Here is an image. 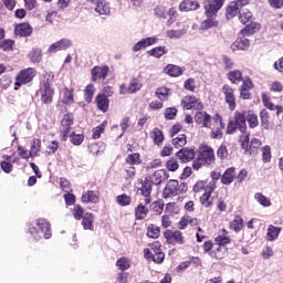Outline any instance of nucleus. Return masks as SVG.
Wrapping results in <instances>:
<instances>
[{
    "instance_id": "f257e3e1",
    "label": "nucleus",
    "mask_w": 283,
    "mask_h": 283,
    "mask_svg": "<svg viewBox=\"0 0 283 283\" xmlns=\"http://www.w3.org/2000/svg\"><path fill=\"white\" fill-rule=\"evenodd\" d=\"M51 224L45 219H39L36 223H31L29 226V233L34 238V240H50L52 238V232L50 231Z\"/></svg>"
},
{
    "instance_id": "f03ea898",
    "label": "nucleus",
    "mask_w": 283,
    "mask_h": 283,
    "mask_svg": "<svg viewBox=\"0 0 283 283\" xmlns=\"http://www.w3.org/2000/svg\"><path fill=\"white\" fill-rule=\"evenodd\" d=\"M35 75H36V71L32 67L22 70L15 77L14 90H19V87H21L22 85L30 83Z\"/></svg>"
},
{
    "instance_id": "7ed1b4c3",
    "label": "nucleus",
    "mask_w": 283,
    "mask_h": 283,
    "mask_svg": "<svg viewBox=\"0 0 283 283\" xmlns=\"http://www.w3.org/2000/svg\"><path fill=\"white\" fill-rule=\"evenodd\" d=\"M224 6V0L203 1L206 17H218V11Z\"/></svg>"
},
{
    "instance_id": "20e7f679",
    "label": "nucleus",
    "mask_w": 283,
    "mask_h": 283,
    "mask_svg": "<svg viewBox=\"0 0 283 283\" xmlns=\"http://www.w3.org/2000/svg\"><path fill=\"white\" fill-rule=\"evenodd\" d=\"M251 19H253V13H251V11H242L239 15V21L243 24L247 25L241 32L242 34H244L245 36H250V34H253L255 32V28L249 27V23H253L251 21Z\"/></svg>"
},
{
    "instance_id": "39448f33",
    "label": "nucleus",
    "mask_w": 283,
    "mask_h": 283,
    "mask_svg": "<svg viewBox=\"0 0 283 283\" xmlns=\"http://www.w3.org/2000/svg\"><path fill=\"white\" fill-rule=\"evenodd\" d=\"M164 238L167 240L168 244H185V237H182V232L179 230H166Z\"/></svg>"
},
{
    "instance_id": "423d86ee",
    "label": "nucleus",
    "mask_w": 283,
    "mask_h": 283,
    "mask_svg": "<svg viewBox=\"0 0 283 283\" xmlns=\"http://www.w3.org/2000/svg\"><path fill=\"white\" fill-rule=\"evenodd\" d=\"M140 90H143V82L138 77H133L128 87H125V84L120 86V94H136Z\"/></svg>"
},
{
    "instance_id": "0eeeda50",
    "label": "nucleus",
    "mask_w": 283,
    "mask_h": 283,
    "mask_svg": "<svg viewBox=\"0 0 283 283\" xmlns=\"http://www.w3.org/2000/svg\"><path fill=\"white\" fill-rule=\"evenodd\" d=\"M198 158L201 159L205 167H209L212 163L216 161V155L213 154V148L206 147L198 155Z\"/></svg>"
},
{
    "instance_id": "6e6552de",
    "label": "nucleus",
    "mask_w": 283,
    "mask_h": 283,
    "mask_svg": "<svg viewBox=\"0 0 283 283\" xmlns=\"http://www.w3.org/2000/svg\"><path fill=\"white\" fill-rule=\"evenodd\" d=\"M176 158L180 160V163H191L193 158H196V151L192 148L185 147L176 153Z\"/></svg>"
},
{
    "instance_id": "1a4fd4ad",
    "label": "nucleus",
    "mask_w": 283,
    "mask_h": 283,
    "mask_svg": "<svg viewBox=\"0 0 283 283\" xmlns=\"http://www.w3.org/2000/svg\"><path fill=\"white\" fill-rule=\"evenodd\" d=\"M233 120L239 126V132L247 134V111L234 112Z\"/></svg>"
},
{
    "instance_id": "9d476101",
    "label": "nucleus",
    "mask_w": 283,
    "mask_h": 283,
    "mask_svg": "<svg viewBox=\"0 0 283 283\" xmlns=\"http://www.w3.org/2000/svg\"><path fill=\"white\" fill-rule=\"evenodd\" d=\"M222 92L224 94L226 103L229 105L230 112H233L237 107L235 94L233 93V88L229 85H224L222 87Z\"/></svg>"
},
{
    "instance_id": "9b49d317",
    "label": "nucleus",
    "mask_w": 283,
    "mask_h": 283,
    "mask_svg": "<svg viewBox=\"0 0 283 283\" xmlns=\"http://www.w3.org/2000/svg\"><path fill=\"white\" fill-rule=\"evenodd\" d=\"M54 98V88L50 85V82H45L41 91V101L44 105H50Z\"/></svg>"
},
{
    "instance_id": "f8f14e48",
    "label": "nucleus",
    "mask_w": 283,
    "mask_h": 283,
    "mask_svg": "<svg viewBox=\"0 0 283 283\" xmlns=\"http://www.w3.org/2000/svg\"><path fill=\"white\" fill-rule=\"evenodd\" d=\"M109 74V66H95L92 70V81H105Z\"/></svg>"
},
{
    "instance_id": "ddd939ff",
    "label": "nucleus",
    "mask_w": 283,
    "mask_h": 283,
    "mask_svg": "<svg viewBox=\"0 0 283 283\" xmlns=\"http://www.w3.org/2000/svg\"><path fill=\"white\" fill-rule=\"evenodd\" d=\"M158 43V38H144L133 46V52H140V50H145V48H149V45H156Z\"/></svg>"
},
{
    "instance_id": "4468645a",
    "label": "nucleus",
    "mask_w": 283,
    "mask_h": 283,
    "mask_svg": "<svg viewBox=\"0 0 283 283\" xmlns=\"http://www.w3.org/2000/svg\"><path fill=\"white\" fill-rule=\"evenodd\" d=\"M153 185H160L169 178V172L165 169H159L154 172L150 177H147Z\"/></svg>"
},
{
    "instance_id": "2eb2a0df",
    "label": "nucleus",
    "mask_w": 283,
    "mask_h": 283,
    "mask_svg": "<svg viewBox=\"0 0 283 283\" xmlns=\"http://www.w3.org/2000/svg\"><path fill=\"white\" fill-rule=\"evenodd\" d=\"M195 122L201 127L211 128V115L207 112H197L195 115Z\"/></svg>"
},
{
    "instance_id": "dca6fc26",
    "label": "nucleus",
    "mask_w": 283,
    "mask_h": 283,
    "mask_svg": "<svg viewBox=\"0 0 283 283\" xmlns=\"http://www.w3.org/2000/svg\"><path fill=\"white\" fill-rule=\"evenodd\" d=\"M216 191V182H210L206 187V192L200 197V202L203 207H211V192Z\"/></svg>"
},
{
    "instance_id": "f3484780",
    "label": "nucleus",
    "mask_w": 283,
    "mask_h": 283,
    "mask_svg": "<svg viewBox=\"0 0 283 283\" xmlns=\"http://www.w3.org/2000/svg\"><path fill=\"white\" fill-rule=\"evenodd\" d=\"M171 196H179L178 180H170L164 189V198H171Z\"/></svg>"
},
{
    "instance_id": "a211bd4d",
    "label": "nucleus",
    "mask_w": 283,
    "mask_h": 283,
    "mask_svg": "<svg viewBox=\"0 0 283 283\" xmlns=\"http://www.w3.org/2000/svg\"><path fill=\"white\" fill-rule=\"evenodd\" d=\"M15 36H30L32 34V27L29 23H20L14 28Z\"/></svg>"
},
{
    "instance_id": "6ab92c4d",
    "label": "nucleus",
    "mask_w": 283,
    "mask_h": 283,
    "mask_svg": "<svg viewBox=\"0 0 283 283\" xmlns=\"http://www.w3.org/2000/svg\"><path fill=\"white\" fill-rule=\"evenodd\" d=\"M72 46V41L67 39H62L49 46V52H61V50H67Z\"/></svg>"
},
{
    "instance_id": "aec40b11",
    "label": "nucleus",
    "mask_w": 283,
    "mask_h": 283,
    "mask_svg": "<svg viewBox=\"0 0 283 283\" xmlns=\"http://www.w3.org/2000/svg\"><path fill=\"white\" fill-rule=\"evenodd\" d=\"M251 45V41L247 38H238L232 44L231 50L232 52H235L237 50H249Z\"/></svg>"
},
{
    "instance_id": "412c9836",
    "label": "nucleus",
    "mask_w": 283,
    "mask_h": 283,
    "mask_svg": "<svg viewBox=\"0 0 283 283\" xmlns=\"http://www.w3.org/2000/svg\"><path fill=\"white\" fill-rule=\"evenodd\" d=\"M200 8V3L197 0H184L179 4L180 12H191V10H198Z\"/></svg>"
},
{
    "instance_id": "4be33fe9",
    "label": "nucleus",
    "mask_w": 283,
    "mask_h": 283,
    "mask_svg": "<svg viewBox=\"0 0 283 283\" xmlns=\"http://www.w3.org/2000/svg\"><path fill=\"white\" fill-rule=\"evenodd\" d=\"M107 96H111V95L98 94L96 96L97 108L104 114L105 112H107V109H109V98Z\"/></svg>"
},
{
    "instance_id": "5701e85b",
    "label": "nucleus",
    "mask_w": 283,
    "mask_h": 283,
    "mask_svg": "<svg viewBox=\"0 0 283 283\" xmlns=\"http://www.w3.org/2000/svg\"><path fill=\"white\" fill-rule=\"evenodd\" d=\"M94 214L92 212H86L82 217V226L85 231H94Z\"/></svg>"
},
{
    "instance_id": "b1692460",
    "label": "nucleus",
    "mask_w": 283,
    "mask_h": 283,
    "mask_svg": "<svg viewBox=\"0 0 283 283\" xmlns=\"http://www.w3.org/2000/svg\"><path fill=\"white\" fill-rule=\"evenodd\" d=\"M62 132L64 134V137L70 136V126L74 123V116L72 114H65L62 118Z\"/></svg>"
},
{
    "instance_id": "393cba45",
    "label": "nucleus",
    "mask_w": 283,
    "mask_h": 283,
    "mask_svg": "<svg viewBox=\"0 0 283 283\" xmlns=\"http://www.w3.org/2000/svg\"><path fill=\"white\" fill-rule=\"evenodd\" d=\"M182 67L175 65V64H168L164 69V74H168V76L177 77L182 76Z\"/></svg>"
},
{
    "instance_id": "a878e982",
    "label": "nucleus",
    "mask_w": 283,
    "mask_h": 283,
    "mask_svg": "<svg viewBox=\"0 0 283 283\" xmlns=\"http://www.w3.org/2000/svg\"><path fill=\"white\" fill-rule=\"evenodd\" d=\"M207 19L201 22V30H211V28H218V20L216 17L218 15H206Z\"/></svg>"
},
{
    "instance_id": "bb28decb",
    "label": "nucleus",
    "mask_w": 283,
    "mask_h": 283,
    "mask_svg": "<svg viewBox=\"0 0 283 283\" xmlns=\"http://www.w3.org/2000/svg\"><path fill=\"white\" fill-rule=\"evenodd\" d=\"M235 179V168H228L221 177L222 185H231Z\"/></svg>"
},
{
    "instance_id": "cd10ccee",
    "label": "nucleus",
    "mask_w": 283,
    "mask_h": 283,
    "mask_svg": "<svg viewBox=\"0 0 283 283\" xmlns=\"http://www.w3.org/2000/svg\"><path fill=\"white\" fill-rule=\"evenodd\" d=\"M150 138H153L154 143L160 147L163 143H165V134H163V130L160 128H154L150 132Z\"/></svg>"
},
{
    "instance_id": "c85d7f7f",
    "label": "nucleus",
    "mask_w": 283,
    "mask_h": 283,
    "mask_svg": "<svg viewBox=\"0 0 283 283\" xmlns=\"http://www.w3.org/2000/svg\"><path fill=\"white\" fill-rule=\"evenodd\" d=\"M247 122L250 129H255L260 125L258 120V115L253 111H247Z\"/></svg>"
},
{
    "instance_id": "c756f323",
    "label": "nucleus",
    "mask_w": 283,
    "mask_h": 283,
    "mask_svg": "<svg viewBox=\"0 0 283 283\" xmlns=\"http://www.w3.org/2000/svg\"><path fill=\"white\" fill-rule=\"evenodd\" d=\"M150 258L156 264H163V262L165 261V253L160 251V248H155L153 249Z\"/></svg>"
},
{
    "instance_id": "7c9ffc66",
    "label": "nucleus",
    "mask_w": 283,
    "mask_h": 283,
    "mask_svg": "<svg viewBox=\"0 0 283 283\" xmlns=\"http://www.w3.org/2000/svg\"><path fill=\"white\" fill-rule=\"evenodd\" d=\"M149 56H154L155 59H160V56H165L167 54V46H156L149 51H147Z\"/></svg>"
},
{
    "instance_id": "2f4dec72",
    "label": "nucleus",
    "mask_w": 283,
    "mask_h": 283,
    "mask_svg": "<svg viewBox=\"0 0 283 283\" xmlns=\"http://www.w3.org/2000/svg\"><path fill=\"white\" fill-rule=\"evenodd\" d=\"M147 213H149V209H147L143 203L138 205L135 208V218L136 220H145L147 218Z\"/></svg>"
},
{
    "instance_id": "473e14b6",
    "label": "nucleus",
    "mask_w": 283,
    "mask_h": 283,
    "mask_svg": "<svg viewBox=\"0 0 283 283\" xmlns=\"http://www.w3.org/2000/svg\"><path fill=\"white\" fill-rule=\"evenodd\" d=\"M281 231H282V228H277L275 226H269L268 228L269 242H273L274 240H277V237L280 235Z\"/></svg>"
},
{
    "instance_id": "72a5a7b5",
    "label": "nucleus",
    "mask_w": 283,
    "mask_h": 283,
    "mask_svg": "<svg viewBox=\"0 0 283 283\" xmlns=\"http://www.w3.org/2000/svg\"><path fill=\"white\" fill-rule=\"evenodd\" d=\"M98 200V195H96V192H94L93 190H88L82 196V202H92L93 205H96Z\"/></svg>"
},
{
    "instance_id": "f704fd0d",
    "label": "nucleus",
    "mask_w": 283,
    "mask_h": 283,
    "mask_svg": "<svg viewBox=\"0 0 283 283\" xmlns=\"http://www.w3.org/2000/svg\"><path fill=\"white\" fill-rule=\"evenodd\" d=\"M262 147V142L258 138H253L249 146V156H258V149Z\"/></svg>"
},
{
    "instance_id": "c9c22d12",
    "label": "nucleus",
    "mask_w": 283,
    "mask_h": 283,
    "mask_svg": "<svg viewBox=\"0 0 283 283\" xmlns=\"http://www.w3.org/2000/svg\"><path fill=\"white\" fill-rule=\"evenodd\" d=\"M95 12H97V14H109L111 9H109V3L105 2V1H99L97 4H95Z\"/></svg>"
},
{
    "instance_id": "e433bc0d",
    "label": "nucleus",
    "mask_w": 283,
    "mask_h": 283,
    "mask_svg": "<svg viewBox=\"0 0 283 283\" xmlns=\"http://www.w3.org/2000/svg\"><path fill=\"white\" fill-rule=\"evenodd\" d=\"M172 145L176 149L185 147V145H187V135L181 134L175 138L172 137Z\"/></svg>"
},
{
    "instance_id": "4c0bfd02",
    "label": "nucleus",
    "mask_w": 283,
    "mask_h": 283,
    "mask_svg": "<svg viewBox=\"0 0 283 283\" xmlns=\"http://www.w3.org/2000/svg\"><path fill=\"white\" fill-rule=\"evenodd\" d=\"M147 237L156 240L160 238V228L154 223H150L147 228Z\"/></svg>"
},
{
    "instance_id": "58836bf2",
    "label": "nucleus",
    "mask_w": 283,
    "mask_h": 283,
    "mask_svg": "<svg viewBox=\"0 0 283 283\" xmlns=\"http://www.w3.org/2000/svg\"><path fill=\"white\" fill-rule=\"evenodd\" d=\"M29 59L32 63H41V60L43 59V53L41 52V49H33L29 53Z\"/></svg>"
},
{
    "instance_id": "ea45409f",
    "label": "nucleus",
    "mask_w": 283,
    "mask_h": 283,
    "mask_svg": "<svg viewBox=\"0 0 283 283\" xmlns=\"http://www.w3.org/2000/svg\"><path fill=\"white\" fill-rule=\"evenodd\" d=\"M231 229L235 231L237 233H240L242 231V228L244 227V220H242V217L237 216L234 220L230 223Z\"/></svg>"
},
{
    "instance_id": "a19ab883",
    "label": "nucleus",
    "mask_w": 283,
    "mask_h": 283,
    "mask_svg": "<svg viewBox=\"0 0 283 283\" xmlns=\"http://www.w3.org/2000/svg\"><path fill=\"white\" fill-rule=\"evenodd\" d=\"M182 103L186 109H193V107H198V98H196V96H186L182 99Z\"/></svg>"
},
{
    "instance_id": "79ce46f5",
    "label": "nucleus",
    "mask_w": 283,
    "mask_h": 283,
    "mask_svg": "<svg viewBox=\"0 0 283 283\" xmlns=\"http://www.w3.org/2000/svg\"><path fill=\"white\" fill-rule=\"evenodd\" d=\"M96 92V87H94V84H88L84 91V98L86 103H92V99L94 98V93Z\"/></svg>"
},
{
    "instance_id": "37998d69",
    "label": "nucleus",
    "mask_w": 283,
    "mask_h": 283,
    "mask_svg": "<svg viewBox=\"0 0 283 283\" xmlns=\"http://www.w3.org/2000/svg\"><path fill=\"white\" fill-rule=\"evenodd\" d=\"M228 78L231 81V83H240L242 82V72L235 70V71H230L228 73Z\"/></svg>"
},
{
    "instance_id": "c03bdc74",
    "label": "nucleus",
    "mask_w": 283,
    "mask_h": 283,
    "mask_svg": "<svg viewBox=\"0 0 283 283\" xmlns=\"http://www.w3.org/2000/svg\"><path fill=\"white\" fill-rule=\"evenodd\" d=\"M254 199L259 202L262 207H271V200L266 198V196L262 195L261 192H256L254 195Z\"/></svg>"
},
{
    "instance_id": "a18cd8bd",
    "label": "nucleus",
    "mask_w": 283,
    "mask_h": 283,
    "mask_svg": "<svg viewBox=\"0 0 283 283\" xmlns=\"http://www.w3.org/2000/svg\"><path fill=\"white\" fill-rule=\"evenodd\" d=\"M13 49H14V40L0 41V50H3V52H12Z\"/></svg>"
},
{
    "instance_id": "49530a36",
    "label": "nucleus",
    "mask_w": 283,
    "mask_h": 283,
    "mask_svg": "<svg viewBox=\"0 0 283 283\" xmlns=\"http://www.w3.org/2000/svg\"><path fill=\"white\" fill-rule=\"evenodd\" d=\"M151 182L149 181V178H146L145 182L143 184L140 191H142V196L147 197V196H151Z\"/></svg>"
},
{
    "instance_id": "de8ad7c7",
    "label": "nucleus",
    "mask_w": 283,
    "mask_h": 283,
    "mask_svg": "<svg viewBox=\"0 0 283 283\" xmlns=\"http://www.w3.org/2000/svg\"><path fill=\"white\" fill-rule=\"evenodd\" d=\"M116 200L120 207H128V205L132 203V197L127 196L126 193L117 196Z\"/></svg>"
},
{
    "instance_id": "09e8293b",
    "label": "nucleus",
    "mask_w": 283,
    "mask_h": 283,
    "mask_svg": "<svg viewBox=\"0 0 283 283\" xmlns=\"http://www.w3.org/2000/svg\"><path fill=\"white\" fill-rule=\"evenodd\" d=\"M156 95L159 98V101H167V98H169V88L159 87L156 91Z\"/></svg>"
},
{
    "instance_id": "8fccbe9b",
    "label": "nucleus",
    "mask_w": 283,
    "mask_h": 283,
    "mask_svg": "<svg viewBox=\"0 0 283 283\" xmlns=\"http://www.w3.org/2000/svg\"><path fill=\"white\" fill-rule=\"evenodd\" d=\"M31 154L33 157L39 156V151H41V139H33L32 146H31Z\"/></svg>"
},
{
    "instance_id": "3c124183",
    "label": "nucleus",
    "mask_w": 283,
    "mask_h": 283,
    "mask_svg": "<svg viewBox=\"0 0 283 283\" xmlns=\"http://www.w3.org/2000/svg\"><path fill=\"white\" fill-rule=\"evenodd\" d=\"M262 151V160L264 164L271 163V146H264L261 149Z\"/></svg>"
},
{
    "instance_id": "603ef678",
    "label": "nucleus",
    "mask_w": 283,
    "mask_h": 283,
    "mask_svg": "<svg viewBox=\"0 0 283 283\" xmlns=\"http://www.w3.org/2000/svg\"><path fill=\"white\" fill-rule=\"evenodd\" d=\"M63 103L64 105H72L74 103V94L69 88L64 90Z\"/></svg>"
},
{
    "instance_id": "864d4df0",
    "label": "nucleus",
    "mask_w": 283,
    "mask_h": 283,
    "mask_svg": "<svg viewBox=\"0 0 283 283\" xmlns=\"http://www.w3.org/2000/svg\"><path fill=\"white\" fill-rule=\"evenodd\" d=\"M178 114V109L176 107H168L165 111L166 120H174Z\"/></svg>"
},
{
    "instance_id": "5fc2aeb1",
    "label": "nucleus",
    "mask_w": 283,
    "mask_h": 283,
    "mask_svg": "<svg viewBox=\"0 0 283 283\" xmlns=\"http://www.w3.org/2000/svg\"><path fill=\"white\" fill-rule=\"evenodd\" d=\"M116 266H118L120 271H127L132 264H129V260H127V258H120L117 260Z\"/></svg>"
},
{
    "instance_id": "6e6d98bb",
    "label": "nucleus",
    "mask_w": 283,
    "mask_h": 283,
    "mask_svg": "<svg viewBox=\"0 0 283 283\" xmlns=\"http://www.w3.org/2000/svg\"><path fill=\"white\" fill-rule=\"evenodd\" d=\"M185 30H169L167 31L168 39H180V36H185Z\"/></svg>"
},
{
    "instance_id": "4d7b16f0",
    "label": "nucleus",
    "mask_w": 283,
    "mask_h": 283,
    "mask_svg": "<svg viewBox=\"0 0 283 283\" xmlns=\"http://www.w3.org/2000/svg\"><path fill=\"white\" fill-rule=\"evenodd\" d=\"M150 207L155 213L160 214L165 209V203L163 201H154Z\"/></svg>"
},
{
    "instance_id": "13d9d810",
    "label": "nucleus",
    "mask_w": 283,
    "mask_h": 283,
    "mask_svg": "<svg viewBox=\"0 0 283 283\" xmlns=\"http://www.w3.org/2000/svg\"><path fill=\"white\" fill-rule=\"evenodd\" d=\"M128 165H138L140 163V155L138 153L128 155L126 158Z\"/></svg>"
},
{
    "instance_id": "bf43d9fd",
    "label": "nucleus",
    "mask_w": 283,
    "mask_h": 283,
    "mask_svg": "<svg viewBox=\"0 0 283 283\" xmlns=\"http://www.w3.org/2000/svg\"><path fill=\"white\" fill-rule=\"evenodd\" d=\"M70 138H71V143L73 145H81L83 143V139L85 138L83 135L78 134H74V132L71 134L69 133Z\"/></svg>"
},
{
    "instance_id": "052dcab7",
    "label": "nucleus",
    "mask_w": 283,
    "mask_h": 283,
    "mask_svg": "<svg viewBox=\"0 0 283 283\" xmlns=\"http://www.w3.org/2000/svg\"><path fill=\"white\" fill-rule=\"evenodd\" d=\"M260 118L264 129H269V112H266V109L260 112Z\"/></svg>"
},
{
    "instance_id": "680f3d73",
    "label": "nucleus",
    "mask_w": 283,
    "mask_h": 283,
    "mask_svg": "<svg viewBox=\"0 0 283 283\" xmlns=\"http://www.w3.org/2000/svg\"><path fill=\"white\" fill-rule=\"evenodd\" d=\"M228 17H237V14H240V9L237 7L235 3L230 2V6L227 9Z\"/></svg>"
},
{
    "instance_id": "e2e57ef3",
    "label": "nucleus",
    "mask_w": 283,
    "mask_h": 283,
    "mask_svg": "<svg viewBox=\"0 0 283 283\" xmlns=\"http://www.w3.org/2000/svg\"><path fill=\"white\" fill-rule=\"evenodd\" d=\"M217 156L218 158H220L221 160H224V158H228L229 156V150L227 149V146L221 145L219 147V149L217 150Z\"/></svg>"
},
{
    "instance_id": "0e129e2a",
    "label": "nucleus",
    "mask_w": 283,
    "mask_h": 283,
    "mask_svg": "<svg viewBox=\"0 0 283 283\" xmlns=\"http://www.w3.org/2000/svg\"><path fill=\"white\" fill-rule=\"evenodd\" d=\"M104 132H105V125L103 124L93 128V139L98 140V138H101V134H103Z\"/></svg>"
},
{
    "instance_id": "69168bd1",
    "label": "nucleus",
    "mask_w": 283,
    "mask_h": 283,
    "mask_svg": "<svg viewBox=\"0 0 283 283\" xmlns=\"http://www.w3.org/2000/svg\"><path fill=\"white\" fill-rule=\"evenodd\" d=\"M240 129V126L232 119L228 124L227 134H235Z\"/></svg>"
},
{
    "instance_id": "338daca9",
    "label": "nucleus",
    "mask_w": 283,
    "mask_h": 283,
    "mask_svg": "<svg viewBox=\"0 0 283 283\" xmlns=\"http://www.w3.org/2000/svg\"><path fill=\"white\" fill-rule=\"evenodd\" d=\"M83 213H85V210L83 209V207H81L80 205L74 207L73 216L75 220H81V218H83L84 216Z\"/></svg>"
},
{
    "instance_id": "774afa93",
    "label": "nucleus",
    "mask_w": 283,
    "mask_h": 283,
    "mask_svg": "<svg viewBox=\"0 0 283 283\" xmlns=\"http://www.w3.org/2000/svg\"><path fill=\"white\" fill-rule=\"evenodd\" d=\"M166 167L168 169V171H177L179 165H178V160L176 159H170L166 163Z\"/></svg>"
}]
</instances>
